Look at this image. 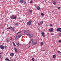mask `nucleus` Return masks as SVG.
<instances>
[{
    "instance_id": "nucleus-16",
    "label": "nucleus",
    "mask_w": 61,
    "mask_h": 61,
    "mask_svg": "<svg viewBox=\"0 0 61 61\" xmlns=\"http://www.w3.org/2000/svg\"><path fill=\"white\" fill-rule=\"evenodd\" d=\"M17 18L16 16H15L14 17H13V19H15L16 18Z\"/></svg>"
},
{
    "instance_id": "nucleus-30",
    "label": "nucleus",
    "mask_w": 61,
    "mask_h": 61,
    "mask_svg": "<svg viewBox=\"0 0 61 61\" xmlns=\"http://www.w3.org/2000/svg\"><path fill=\"white\" fill-rule=\"evenodd\" d=\"M24 33H25V34H26V33H27V32H26V31H24Z\"/></svg>"
},
{
    "instance_id": "nucleus-19",
    "label": "nucleus",
    "mask_w": 61,
    "mask_h": 61,
    "mask_svg": "<svg viewBox=\"0 0 61 61\" xmlns=\"http://www.w3.org/2000/svg\"><path fill=\"white\" fill-rule=\"evenodd\" d=\"M56 55H54L53 56V58H56Z\"/></svg>"
},
{
    "instance_id": "nucleus-41",
    "label": "nucleus",
    "mask_w": 61,
    "mask_h": 61,
    "mask_svg": "<svg viewBox=\"0 0 61 61\" xmlns=\"http://www.w3.org/2000/svg\"><path fill=\"white\" fill-rule=\"evenodd\" d=\"M31 43V41H30V42H29V44H30V43Z\"/></svg>"
},
{
    "instance_id": "nucleus-39",
    "label": "nucleus",
    "mask_w": 61,
    "mask_h": 61,
    "mask_svg": "<svg viewBox=\"0 0 61 61\" xmlns=\"http://www.w3.org/2000/svg\"><path fill=\"white\" fill-rule=\"evenodd\" d=\"M50 26H53V25L52 24H50Z\"/></svg>"
},
{
    "instance_id": "nucleus-29",
    "label": "nucleus",
    "mask_w": 61,
    "mask_h": 61,
    "mask_svg": "<svg viewBox=\"0 0 61 61\" xmlns=\"http://www.w3.org/2000/svg\"><path fill=\"white\" fill-rule=\"evenodd\" d=\"M61 34L60 33H59V36H61Z\"/></svg>"
},
{
    "instance_id": "nucleus-9",
    "label": "nucleus",
    "mask_w": 61,
    "mask_h": 61,
    "mask_svg": "<svg viewBox=\"0 0 61 61\" xmlns=\"http://www.w3.org/2000/svg\"><path fill=\"white\" fill-rule=\"evenodd\" d=\"M50 32H53V28H51V29H49Z\"/></svg>"
},
{
    "instance_id": "nucleus-47",
    "label": "nucleus",
    "mask_w": 61,
    "mask_h": 61,
    "mask_svg": "<svg viewBox=\"0 0 61 61\" xmlns=\"http://www.w3.org/2000/svg\"><path fill=\"white\" fill-rule=\"evenodd\" d=\"M1 54V53L0 52V54Z\"/></svg>"
},
{
    "instance_id": "nucleus-23",
    "label": "nucleus",
    "mask_w": 61,
    "mask_h": 61,
    "mask_svg": "<svg viewBox=\"0 0 61 61\" xmlns=\"http://www.w3.org/2000/svg\"><path fill=\"white\" fill-rule=\"evenodd\" d=\"M53 4L54 5H56V2H55V1H53Z\"/></svg>"
},
{
    "instance_id": "nucleus-35",
    "label": "nucleus",
    "mask_w": 61,
    "mask_h": 61,
    "mask_svg": "<svg viewBox=\"0 0 61 61\" xmlns=\"http://www.w3.org/2000/svg\"><path fill=\"white\" fill-rule=\"evenodd\" d=\"M33 3V1H30V4H31V3Z\"/></svg>"
},
{
    "instance_id": "nucleus-32",
    "label": "nucleus",
    "mask_w": 61,
    "mask_h": 61,
    "mask_svg": "<svg viewBox=\"0 0 61 61\" xmlns=\"http://www.w3.org/2000/svg\"><path fill=\"white\" fill-rule=\"evenodd\" d=\"M58 53H60L61 54V52L59 51H57Z\"/></svg>"
},
{
    "instance_id": "nucleus-48",
    "label": "nucleus",
    "mask_w": 61,
    "mask_h": 61,
    "mask_svg": "<svg viewBox=\"0 0 61 61\" xmlns=\"http://www.w3.org/2000/svg\"><path fill=\"white\" fill-rule=\"evenodd\" d=\"M30 46H29V47H30Z\"/></svg>"
},
{
    "instance_id": "nucleus-46",
    "label": "nucleus",
    "mask_w": 61,
    "mask_h": 61,
    "mask_svg": "<svg viewBox=\"0 0 61 61\" xmlns=\"http://www.w3.org/2000/svg\"><path fill=\"white\" fill-rule=\"evenodd\" d=\"M10 61H12V60H10Z\"/></svg>"
},
{
    "instance_id": "nucleus-24",
    "label": "nucleus",
    "mask_w": 61,
    "mask_h": 61,
    "mask_svg": "<svg viewBox=\"0 0 61 61\" xmlns=\"http://www.w3.org/2000/svg\"><path fill=\"white\" fill-rule=\"evenodd\" d=\"M41 46H43V42H41Z\"/></svg>"
},
{
    "instance_id": "nucleus-14",
    "label": "nucleus",
    "mask_w": 61,
    "mask_h": 61,
    "mask_svg": "<svg viewBox=\"0 0 61 61\" xmlns=\"http://www.w3.org/2000/svg\"><path fill=\"white\" fill-rule=\"evenodd\" d=\"M14 55V53H11L10 54V56H13Z\"/></svg>"
},
{
    "instance_id": "nucleus-28",
    "label": "nucleus",
    "mask_w": 61,
    "mask_h": 61,
    "mask_svg": "<svg viewBox=\"0 0 61 61\" xmlns=\"http://www.w3.org/2000/svg\"><path fill=\"white\" fill-rule=\"evenodd\" d=\"M41 15L42 16L44 15V14L43 13H42L41 14Z\"/></svg>"
},
{
    "instance_id": "nucleus-11",
    "label": "nucleus",
    "mask_w": 61,
    "mask_h": 61,
    "mask_svg": "<svg viewBox=\"0 0 61 61\" xmlns=\"http://www.w3.org/2000/svg\"><path fill=\"white\" fill-rule=\"evenodd\" d=\"M29 34H30V32H27V33H26V35L29 36L30 35Z\"/></svg>"
},
{
    "instance_id": "nucleus-38",
    "label": "nucleus",
    "mask_w": 61,
    "mask_h": 61,
    "mask_svg": "<svg viewBox=\"0 0 61 61\" xmlns=\"http://www.w3.org/2000/svg\"><path fill=\"white\" fill-rule=\"evenodd\" d=\"M57 8L58 9H60V7H58Z\"/></svg>"
},
{
    "instance_id": "nucleus-3",
    "label": "nucleus",
    "mask_w": 61,
    "mask_h": 61,
    "mask_svg": "<svg viewBox=\"0 0 61 61\" xmlns=\"http://www.w3.org/2000/svg\"><path fill=\"white\" fill-rule=\"evenodd\" d=\"M41 34L42 36H43V37H44V36H46V33H45L42 32Z\"/></svg>"
},
{
    "instance_id": "nucleus-31",
    "label": "nucleus",
    "mask_w": 61,
    "mask_h": 61,
    "mask_svg": "<svg viewBox=\"0 0 61 61\" xmlns=\"http://www.w3.org/2000/svg\"><path fill=\"white\" fill-rule=\"evenodd\" d=\"M5 48H7V46H5L4 47Z\"/></svg>"
},
{
    "instance_id": "nucleus-37",
    "label": "nucleus",
    "mask_w": 61,
    "mask_h": 61,
    "mask_svg": "<svg viewBox=\"0 0 61 61\" xmlns=\"http://www.w3.org/2000/svg\"><path fill=\"white\" fill-rule=\"evenodd\" d=\"M24 4H26V2H24Z\"/></svg>"
},
{
    "instance_id": "nucleus-34",
    "label": "nucleus",
    "mask_w": 61,
    "mask_h": 61,
    "mask_svg": "<svg viewBox=\"0 0 61 61\" xmlns=\"http://www.w3.org/2000/svg\"><path fill=\"white\" fill-rule=\"evenodd\" d=\"M32 60H33V61H35V59L34 58H32Z\"/></svg>"
},
{
    "instance_id": "nucleus-20",
    "label": "nucleus",
    "mask_w": 61,
    "mask_h": 61,
    "mask_svg": "<svg viewBox=\"0 0 61 61\" xmlns=\"http://www.w3.org/2000/svg\"><path fill=\"white\" fill-rule=\"evenodd\" d=\"M15 50L16 52H17V50L16 48H15Z\"/></svg>"
},
{
    "instance_id": "nucleus-18",
    "label": "nucleus",
    "mask_w": 61,
    "mask_h": 61,
    "mask_svg": "<svg viewBox=\"0 0 61 61\" xmlns=\"http://www.w3.org/2000/svg\"><path fill=\"white\" fill-rule=\"evenodd\" d=\"M15 26H18V23H15Z\"/></svg>"
},
{
    "instance_id": "nucleus-2",
    "label": "nucleus",
    "mask_w": 61,
    "mask_h": 61,
    "mask_svg": "<svg viewBox=\"0 0 61 61\" xmlns=\"http://www.w3.org/2000/svg\"><path fill=\"white\" fill-rule=\"evenodd\" d=\"M31 22H32V20H30L28 22H27V25H29L30 26L31 25Z\"/></svg>"
},
{
    "instance_id": "nucleus-21",
    "label": "nucleus",
    "mask_w": 61,
    "mask_h": 61,
    "mask_svg": "<svg viewBox=\"0 0 61 61\" xmlns=\"http://www.w3.org/2000/svg\"><path fill=\"white\" fill-rule=\"evenodd\" d=\"M20 2H21V3H24V1H23V0H20Z\"/></svg>"
},
{
    "instance_id": "nucleus-33",
    "label": "nucleus",
    "mask_w": 61,
    "mask_h": 61,
    "mask_svg": "<svg viewBox=\"0 0 61 61\" xmlns=\"http://www.w3.org/2000/svg\"><path fill=\"white\" fill-rule=\"evenodd\" d=\"M17 45H18V46H20V44H19V43H17Z\"/></svg>"
},
{
    "instance_id": "nucleus-22",
    "label": "nucleus",
    "mask_w": 61,
    "mask_h": 61,
    "mask_svg": "<svg viewBox=\"0 0 61 61\" xmlns=\"http://www.w3.org/2000/svg\"><path fill=\"white\" fill-rule=\"evenodd\" d=\"M14 29L13 28H12V27H11V30H12V31H14Z\"/></svg>"
},
{
    "instance_id": "nucleus-44",
    "label": "nucleus",
    "mask_w": 61,
    "mask_h": 61,
    "mask_svg": "<svg viewBox=\"0 0 61 61\" xmlns=\"http://www.w3.org/2000/svg\"><path fill=\"white\" fill-rule=\"evenodd\" d=\"M53 35V33H51V35Z\"/></svg>"
},
{
    "instance_id": "nucleus-12",
    "label": "nucleus",
    "mask_w": 61,
    "mask_h": 61,
    "mask_svg": "<svg viewBox=\"0 0 61 61\" xmlns=\"http://www.w3.org/2000/svg\"><path fill=\"white\" fill-rule=\"evenodd\" d=\"M29 11L30 13H32V11H33V10L30 9L29 10Z\"/></svg>"
},
{
    "instance_id": "nucleus-45",
    "label": "nucleus",
    "mask_w": 61,
    "mask_h": 61,
    "mask_svg": "<svg viewBox=\"0 0 61 61\" xmlns=\"http://www.w3.org/2000/svg\"><path fill=\"white\" fill-rule=\"evenodd\" d=\"M1 55H0V58H1Z\"/></svg>"
},
{
    "instance_id": "nucleus-36",
    "label": "nucleus",
    "mask_w": 61,
    "mask_h": 61,
    "mask_svg": "<svg viewBox=\"0 0 61 61\" xmlns=\"http://www.w3.org/2000/svg\"><path fill=\"white\" fill-rule=\"evenodd\" d=\"M22 32H21V31H20V32H19L17 34H18V33H21Z\"/></svg>"
},
{
    "instance_id": "nucleus-40",
    "label": "nucleus",
    "mask_w": 61,
    "mask_h": 61,
    "mask_svg": "<svg viewBox=\"0 0 61 61\" xmlns=\"http://www.w3.org/2000/svg\"><path fill=\"white\" fill-rule=\"evenodd\" d=\"M14 46H16V45H15V44H14Z\"/></svg>"
},
{
    "instance_id": "nucleus-27",
    "label": "nucleus",
    "mask_w": 61,
    "mask_h": 61,
    "mask_svg": "<svg viewBox=\"0 0 61 61\" xmlns=\"http://www.w3.org/2000/svg\"><path fill=\"white\" fill-rule=\"evenodd\" d=\"M61 40H59L58 41L59 43H61Z\"/></svg>"
},
{
    "instance_id": "nucleus-1",
    "label": "nucleus",
    "mask_w": 61,
    "mask_h": 61,
    "mask_svg": "<svg viewBox=\"0 0 61 61\" xmlns=\"http://www.w3.org/2000/svg\"><path fill=\"white\" fill-rule=\"evenodd\" d=\"M31 41L32 42V45H33V46H34L35 45H36V42L35 43V41L33 39H31Z\"/></svg>"
},
{
    "instance_id": "nucleus-15",
    "label": "nucleus",
    "mask_w": 61,
    "mask_h": 61,
    "mask_svg": "<svg viewBox=\"0 0 61 61\" xmlns=\"http://www.w3.org/2000/svg\"><path fill=\"white\" fill-rule=\"evenodd\" d=\"M36 8L38 10H40V7L39 6L37 7Z\"/></svg>"
},
{
    "instance_id": "nucleus-25",
    "label": "nucleus",
    "mask_w": 61,
    "mask_h": 61,
    "mask_svg": "<svg viewBox=\"0 0 61 61\" xmlns=\"http://www.w3.org/2000/svg\"><path fill=\"white\" fill-rule=\"evenodd\" d=\"M22 36V35H20L19 36L18 35L19 38H20V37H21Z\"/></svg>"
},
{
    "instance_id": "nucleus-49",
    "label": "nucleus",
    "mask_w": 61,
    "mask_h": 61,
    "mask_svg": "<svg viewBox=\"0 0 61 61\" xmlns=\"http://www.w3.org/2000/svg\"><path fill=\"white\" fill-rule=\"evenodd\" d=\"M60 61H61V60Z\"/></svg>"
},
{
    "instance_id": "nucleus-42",
    "label": "nucleus",
    "mask_w": 61,
    "mask_h": 61,
    "mask_svg": "<svg viewBox=\"0 0 61 61\" xmlns=\"http://www.w3.org/2000/svg\"><path fill=\"white\" fill-rule=\"evenodd\" d=\"M13 45H15V42H13Z\"/></svg>"
},
{
    "instance_id": "nucleus-17",
    "label": "nucleus",
    "mask_w": 61,
    "mask_h": 61,
    "mask_svg": "<svg viewBox=\"0 0 61 61\" xmlns=\"http://www.w3.org/2000/svg\"><path fill=\"white\" fill-rule=\"evenodd\" d=\"M14 15H12L11 17V19H13H13H14Z\"/></svg>"
},
{
    "instance_id": "nucleus-8",
    "label": "nucleus",
    "mask_w": 61,
    "mask_h": 61,
    "mask_svg": "<svg viewBox=\"0 0 61 61\" xmlns=\"http://www.w3.org/2000/svg\"><path fill=\"white\" fill-rule=\"evenodd\" d=\"M28 36L30 38H32L33 36V35L32 34H31L30 35V34Z\"/></svg>"
},
{
    "instance_id": "nucleus-7",
    "label": "nucleus",
    "mask_w": 61,
    "mask_h": 61,
    "mask_svg": "<svg viewBox=\"0 0 61 61\" xmlns=\"http://www.w3.org/2000/svg\"><path fill=\"white\" fill-rule=\"evenodd\" d=\"M43 23H44V21H41L40 23H39L38 24V25H41V24H42Z\"/></svg>"
},
{
    "instance_id": "nucleus-10",
    "label": "nucleus",
    "mask_w": 61,
    "mask_h": 61,
    "mask_svg": "<svg viewBox=\"0 0 61 61\" xmlns=\"http://www.w3.org/2000/svg\"><path fill=\"white\" fill-rule=\"evenodd\" d=\"M19 38L18 37V35H17L15 37V39L16 40H17V39H18V38Z\"/></svg>"
},
{
    "instance_id": "nucleus-5",
    "label": "nucleus",
    "mask_w": 61,
    "mask_h": 61,
    "mask_svg": "<svg viewBox=\"0 0 61 61\" xmlns=\"http://www.w3.org/2000/svg\"><path fill=\"white\" fill-rule=\"evenodd\" d=\"M57 32H58L59 31L60 32H61V28H59L57 29Z\"/></svg>"
},
{
    "instance_id": "nucleus-4",
    "label": "nucleus",
    "mask_w": 61,
    "mask_h": 61,
    "mask_svg": "<svg viewBox=\"0 0 61 61\" xmlns=\"http://www.w3.org/2000/svg\"><path fill=\"white\" fill-rule=\"evenodd\" d=\"M0 48L1 49H2V50L4 49V46L2 45H1L0 46Z\"/></svg>"
},
{
    "instance_id": "nucleus-43",
    "label": "nucleus",
    "mask_w": 61,
    "mask_h": 61,
    "mask_svg": "<svg viewBox=\"0 0 61 61\" xmlns=\"http://www.w3.org/2000/svg\"><path fill=\"white\" fill-rule=\"evenodd\" d=\"M42 51H45V50H43Z\"/></svg>"
},
{
    "instance_id": "nucleus-6",
    "label": "nucleus",
    "mask_w": 61,
    "mask_h": 61,
    "mask_svg": "<svg viewBox=\"0 0 61 61\" xmlns=\"http://www.w3.org/2000/svg\"><path fill=\"white\" fill-rule=\"evenodd\" d=\"M6 41L7 42V43H9V41H10V40H9L8 38L6 39Z\"/></svg>"
},
{
    "instance_id": "nucleus-13",
    "label": "nucleus",
    "mask_w": 61,
    "mask_h": 61,
    "mask_svg": "<svg viewBox=\"0 0 61 61\" xmlns=\"http://www.w3.org/2000/svg\"><path fill=\"white\" fill-rule=\"evenodd\" d=\"M5 60L6 61H10L9 59L7 58H6L5 59Z\"/></svg>"
},
{
    "instance_id": "nucleus-26",
    "label": "nucleus",
    "mask_w": 61,
    "mask_h": 61,
    "mask_svg": "<svg viewBox=\"0 0 61 61\" xmlns=\"http://www.w3.org/2000/svg\"><path fill=\"white\" fill-rule=\"evenodd\" d=\"M11 28H12V27L10 26L9 28H8L7 29H10Z\"/></svg>"
}]
</instances>
